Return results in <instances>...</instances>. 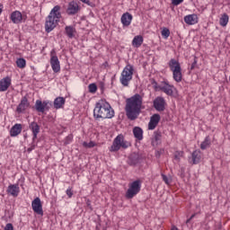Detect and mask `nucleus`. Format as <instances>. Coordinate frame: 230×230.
I'll return each mask as SVG.
<instances>
[{
    "label": "nucleus",
    "mask_w": 230,
    "mask_h": 230,
    "mask_svg": "<svg viewBox=\"0 0 230 230\" xmlns=\"http://www.w3.org/2000/svg\"><path fill=\"white\" fill-rule=\"evenodd\" d=\"M60 19H62V13H60V5H55L45 22V31L47 33H51L54 28L58 26V22H60Z\"/></svg>",
    "instance_id": "obj_3"
},
{
    "label": "nucleus",
    "mask_w": 230,
    "mask_h": 230,
    "mask_svg": "<svg viewBox=\"0 0 230 230\" xmlns=\"http://www.w3.org/2000/svg\"><path fill=\"white\" fill-rule=\"evenodd\" d=\"M29 128L32 132V141L34 143L35 139L40 133V126L36 121H32L29 124Z\"/></svg>",
    "instance_id": "obj_11"
},
{
    "label": "nucleus",
    "mask_w": 230,
    "mask_h": 230,
    "mask_svg": "<svg viewBox=\"0 0 230 230\" xmlns=\"http://www.w3.org/2000/svg\"><path fill=\"white\" fill-rule=\"evenodd\" d=\"M88 90H89V93H92L93 94H94V93L98 91V86H96V84H90L88 85Z\"/></svg>",
    "instance_id": "obj_35"
},
{
    "label": "nucleus",
    "mask_w": 230,
    "mask_h": 230,
    "mask_svg": "<svg viewBox=\"0 0 230 230\" xmlns=\"http://www.w3.org/2000/svg\"><path fill=\"white\" fill-rule=\"evenodd\" d=\"M65 31L68 39H73V37H75L76 30L73 26H66L65 28Z\"/></svg>",
    "instance_id": "obj_30"
},
{
    "label": "nucleus",
    "mask_w": 230,
    "mask_h": 230,
    "mask_svg": "<svg viewBox=\"0 0 230 230\" xmlns=\"http://www.w3.org/2000/svg\"><path fill=\"white\" fill-rule=\"evenodd\" d=\"M184 155V152L182 151H176L173 154V159L176 161V163H179L181 161V158Z\"/></svg>",
    "instance_id": "obj_34"
},
{
    "label": "nucleus",
    "mask_w": 230,
    "mask_h": 230,
    "mask_svg": "<svg viewBox=\"0 0 230 230\" xmlns=\"http://www.w3.org/2000/svg\"><path fill=\"white\" fill-rule=\"evenodd\" d=\"M82 3H84L85 4H89V0H80Z\"/></svg>",
    "instance_id": "obj_48"
},
{
    "label": "nucleus",
    "mask_w": 230,
    "mask_h": 230,
    "mask_svg": "<svg viewBox=\"0 0 230 230\" xmlns=\"http://www.w3.org/2000/svg\"><path fill=\"white\" fill-rule=\"evenodd\" d=\"M143 42H144L143 36L137 35L134 37L132 40V46L133 48H141V46L143 45Z\"/></svg>",
    "instance_id": "obj_25"
},
{
    "label": "nucleus",
    "mask_w": 230,
    "mask_h": 230,
    "mask_svg": "<svg viewBox=\"0 0 230 230\" xmlns=\"http://www.w3.org/2000/svg\"><path fill=\"white\" fill-rule=\"evenodd\" d=\"M80 12V5L75 1H71L66 8L67 15H76V13Z\"/></svg>",
    "instance_id": "obj_12"
},
{
    "label": "nucleus",
    "mask_w": 230,
    "mask_h": 230,
    "mask_svg": "<svg viewBox=\"0 0 230 230\" xmlns=\"http://www.w3.org/2000/svg\"><path fill=\"white\" fill-rule=\"evenodd\" d=\"M54 109H64V105H66V98L64 97H57L54 100Z\"/></svg>",
    "instance_id": "obj_23"
},
{
    "label": "nucleus",
    "mask_w": 230,
    "mask_h": 230,
    "mask_svg": "<svg viewBox=\"0 0 230 230\" xmlns=\"http://www.w3.org/2000/svg\"><path fill=\"white\" fill-rule=\"evenodd\" d=\"M181 3H184V0H172V4H173V6H179Z\"/></svg>",
    "instance_id": "obj_40"
},
{
    "label": "nucleus",
    "mask_w": 230,
    "mask_h": 230,
    "mask_svg": "<svg viewBox=\"0 0 230 230\" xmlns=\"http://www.w3.org/2000/svg\"><path fill=\"white\" fill-rule=\"evenodd\" d=\"M168 66L172 71V73H174L175 71H181V63H179V61L175 58H172L169 63Z\"/></svg>",
    "instance_id": "obj_20"
},
{
    "label": "nucleus",
    "mask_w": 230,
    "mask_h": 230,
    "mask_svg": "<svg viewBox=\"0 0 230 230\" xmlns=\"http://www.w3.org/2000/svg\"><path fill=\"white\" fill-rule=\"evenodd\" d=\"M10 19L13 24H21L22 22V13L19 11H14L11 13Z\"/></svg>",
    "instance_id": "obj_19"
},
{
    "label": "nucleus",
    "mask_w": 230,
    "mask_h": 230,
    "mask_svg": "<svg viewBox=\"0 0 230 230\" xmlns=\"http://www.w3.org/2000/svg\"><path fill=\"white\" fill-rule=\"evenodd\" d=\"M21 132H22V125L15 124L10 130V136L11 137H16Z\"/></svg>",
    "instance_id": "obj_22"
},
{
    "label": "nucleus",
    "mask_w": 230,
    "mask_h": 230,
    "mask_svg": "<svg viewBox=\"0 0 230 230\" xmlns=\"http://www.w3.org/2000/svg\"><path fill=\"white\" fill-rule=\"evenodd\" d=\"M184 22L189 26H193L199 22V16L196 13L188 14L184 16Z\"/></svg>",
    "instance_id": "obj_17"
},
{
    "label": "nucleus",
    "mask_w": 230,
    "mask_h": 230,
    "mask_svg": "<svg viewBox=\"0 0 230 230\" xmlns=\"http://www.w3.org/2000/svg\"><path fill=\"white\" fill-rule=\"evenodd\" d=\"M153 107L158 112L164 111V109H166V101L164 100V97H161V96L156 97L153 102Z\"/></svg>",
    "instance_id": "obj_8"
},
{
    "label": "nucleus",
    "mask_w": 230,
    "mask_h": 230,
    "mask_svg": "<svg viewBox=\"0 0 230 230\" xmlns=\"http://www.w3.org/2000/svg\"><path fill=\"white\" fill-rule=\"evenodd\" d=\"M162 36H164L165 39H168V37H170V30L168 28H164L162 30Z\"/></svg>",
    "instance_id": "obj_38"
},
{
    "label": "nucleus",
    "mask_w": 230,
    "mask_h": 230,
    "mask_svg": "<svg viewBox=\"0 0 230 230\" xmlns=\"http://www.w3.org/2000/svg\"><path fill=\"white\" fill-rule=\"evenodd\" d=\"M191 157H192V164H199L202 157L200 155V150H195L194 152H192Z\"/></svg>",
    "instance_id": "obj_27"
},
{
    "label": "nucleus",
    "mask_w": 230,
    "mask_h": 230,
    "mask_svg": "<svg viewBox=\"0 0 230 230\" xmlns=\"http://www.w3.org/2000/svg\"><path fill=\"white\" fill-rule=\"evenodd\" d=\"M132 14H130L129 13H125L122 14L120 21L123 26L128 27L129 24L132 23Z\"/></svg>",
    "instance_id": "obj_21"
},
{
    "label": "nucleus",
    "mask_w": 230,
    "mask_h": 230,
    "mask_svg": "<svg viewBox=\"0 0 230 230\" xmlns=\"http://www.w3.org/2000/svg\"><path fill=\"white\" fill-rule=\"evenodd\" d=\"M152 85H153L155 91H161L162 86H163V85H159V84H157V82H155V81H153Z\"/></svg>",
    "instance_id": "obj_39"
},
{
    "label": "nucleus",
    "mask_w": 230,
    "mask_h": 230,
    "mask_svg": "<svg viewBox=\"0 0 230 230\" xmlns=\"http://www.w3.org/2000/svg\"><path fill=\"white\" fill-rule=\"evenodd\" d=\"M83 146H84V148H94V146H96V143L93 141H90L89 143L84 142Z\"/></svg>",
    "instance_id": "obj_36"
},
{
    "label": "nucleus",
    "mask_w": 230,
    "mask_h": 230,
    "mask_svg": "<svg viewBox=\"0 0 230 230\" xmlns=\"http://www.w3.org/2000/svg\"><path fill=\"white\" fill-rule=\"evenodd\" d=\"M130 146H132V144L125 139L123 134H119L113 139L112 145L109 150L110 152H119L121 148L127 150V148H130Z\"/></svg>",
    "instance_id": "obj_4"
},
{
    "label": "nucleus",
    "mask_w": 230,
    "mask_h": 230,
    "mask_svg": "<svg viewBox=\"0 0 230 230\" xmlns=\"http://www.w3.org/2000/svg\"><path fill=\"white\" fill-rule=\"evenodd\" d=\"M211 146V138L209 136L205 137V140L200 144L201 150H206Z\"/></svg>",
    "instance_id": "obj_32"
},
{
    "label": "nucleus",
    "mask_w": 230,
    "mask_h": 230,
    "mask_svg": "<svg viewBox=\"0 0 230 230\" xmlns=\"http://www.w3.org/2000/svg\"><path fill=\"white\" fill-rule=\"evenodd\" d=\"M86 206H87V208H89L90 209H93V206H91V201H90V199H86Z\"/></svg>",
    "instance_id": "obj_45"
},
{
    "label": "nucleus",
    "mask_w": 230,
    "mask_h": 230,
    "mask_svg": "<svg viewBox=\"0 0 230 230\" xmlns=\"http://www.w3.org/2000/svg\"><path fill=\"white\" fill-rule=\"evenodd\" d=\"M68 199H71V197H73V190H71V188H68L66 191Z\"/></svg>",
    "instance_id": "obj_42"
},
{
    "label": "nucleus",
    "mask_w": 230,
    "mask_h": 230,
    "mask_svg": "<svg viewBox=\"0 0 230 230\" xmlns=\"http://www.w3.org/2000/svg\"><path fill=\"white\" fill-rule=\"evenodd\" d=\"M163 154H164V149H160L155 151V157H161V155H163Z\"/></svg>",
    "instance_id": "obj_41"
},
{
    "label": "nucleus",
    "mask_w": 230,
    "mask_h": 230,
    "mask_svg": "<svg viewBox=\"0 0 230 230\" xmlns=\"http://www.w3.org/2000/svg\"><path fill=\"white\" fill-rule=\"evenodd\" d=\"M28 107H30V102H28V98L22 97L21 102L16 108V112H18V114H21L24 112V111H26Z\"/></svg>",
    "instance_id": "obj_15"
},
{
    "label": "nucleus",
    "mask_w": 230,
    "mask_h": 230,
    "mask_svg": "<svg viewBox=\"0 0 230 230\" xmlns=\"http://www.w3.org/2000/svg\"><path fill=\"white\" fill-rule=\"evenodd\" d=\"M193 218H195V214H193L189 219L186 220V224H190Z\"/></svg>",
    "instance_id": "obj_46"
},
{
    "label": "nucleus",
    "mask_w": 230,
    "mask_h": 230,
    "mask_svg": "<svg viewBox=\"0 0 230 230\" xmlns=\"http://www.w3.org/2000/svg\"><path fill=\"white\" fill-rule=\"evenodd\" d=\"M197 65V60H195L193 63H192V65H191V66H190V69L191 70H193V69H195V66Z\"/></svg>",
    "instance_id": "obj_47"
},
{
    "label": "nucleus",
    "mask_w": 230,
    "mask_h": 230,
    "mask_svg": "<svg viewBox=\"0 0 230 230\" xmlns=\"http://www.w3.org/2000/svg\"><path fill=\"white\" fill-rule=\"evenodd\" d=\"M229 22V15H227V13H223L219 19V24L220 26H222L223 28H226V26H227Z\"/></svg>",
    "instance_id": "obj_29"
},
{
    "label": "nucleus",
    "mask_w": 230,
    "mask_h": 230,
    "mask_svg": "<svg viewBox=\"0 0 230 230\" xmlns=\"http://www.w3.org/2000/svg\"><path fill=\"white\" fill-rule=\"evenodd\" d=\"M172 78L175 82H182V69L172 72Z\"/></svg>",
    "instance_id": "obj_31"
},
{
    "label": "nucleus",
    "mask_w": 230,
    "mask_h": 230,
    "mask_svg": "<svg viewBox=\"0 0 230 230\" xmlns=\"http://www.w3.org/2000/svg\"><path fill=\"white\" fill-rule=\"evenodd\" d=\"M162 179L164 181V182H165V184L169 185L172 184V177H168L165 174L162 173Z\"/></svg>",
    "instance_id": "obj_37"
},
{
    "label": "nucleus",
    "mask_w": 230,
    "mask_h": 230,
    "mask_svg": "<svg viewBox=\"0 0 230 230\" xmlns=\"http://www.w3.org/2000/svg\"><path fill=\"white\" fill-rule=\"evenodd\" d=\"M133 136L138 141H143V128H141L139 127H135L133 128Z\"/></svg>",
    "instance_id": "obj_26"
},
{
    "label": "nucleus",
    "mask_w": 230,
    "mask_h": 230,
    "mask_svg": "<svg viewBox=\"0 0 230 230\" xmlns=\"http://www.w3.org/2000/svg\"><path fill=\"white\" fill-rule=\"evenodd\" d=\"M3 13V4H0V15Z\"/></svg>",
    "instance_id": "obj_49"
},
{
    "label": "nucleus",
    "mask_w": 230,
    "mask_h": 230,
    "mask_svg": "<svg viewBox=\"0 0 230 230\" xmlns=\"http://www.w3.org/2000/svg\"><path fill=\"white\" fill-rule=\"evenodd\" d=\"M49 107H51V102L49 101H36L35 109L38 112H44L45 111H49Z\"/></svg>",
    "instance_id": "obj_9"
},
{
    "label": "nucleus",
    "mask_w": 230,
    "mask_h": 230,
    "mask_svg": "<svg viewBox=\"0 0 230 230\" xmlns=\"http://www.w3.org/2000/svg\"><path fill=\"white\" fill-rule=\"evenodd\" d=\"M16 66L17 67H20V69H24L26 67V59L20 58L16 60Z\"/></svg>",
    "instance_id": "obj_33"
},
{
    "label": "nucleus",
    "mask_w": 230,
    "mask_h": 230,
    "mask_svg": "<svg viewBox=\"0 0 230 230\" xmlns=\"http://www.w3.org/2000/svg\"><path fill=\"white\" fill-rule=\"evenodd\" d=\"M7 193L12 197H19V193H21L19 184H10L7 188Z\"/></svg>",
    "instance_id": "obj_18"
},
{
    "label": "nucleus",
    "mask_w": 230,
    "mask_h": 230,
    "mask_svg": "<svg viewBox=\"0 0 230 230\" xmlns=\"http://www.w3.org/2000/svg\"><path fill=\"white\" fill-rule=\"evenodd\" d=\"M12 85V78L6 76L0 80V93L8 91V88Z\"/></svg>",
    "instance_id": "obj_14"
},
{
    "label": "nucleus",
    "mask_w": 230,
    "mask_h": 230,
    "mask_svg": "<svg viewBox=\"0 0 230 230\" xmlns=\"http://www.w3.org/2000/svg\"><path fill=\"white\" fill-rule=\"evenodd\" d=\"M163 137V134L161 131L156 130L153 134V137L151 138L152 146H159L161 145V139Z\"/></svg>",
    "instance_id": "obj_16"
},
{
    "label": "nucleus",
    "mask_w": 230,
    "mask_h": 230,
    "mask_svg": "<svg viewBox=\"0 0 230 230\" xmlns=\"http://www.w3.org/2000/svg\"><path fill=\"white\" fill-rule=\"evenodd\" d=\"M4 230H13V225H12V223L7 224Z\"/></svg>",
    "instance_id": "obj_43"
},
{
    "label": "nucleus",
    "mask_w": 230,
    "mask_h": 230,
    "mask_svg": "<svg viewBox=\"0 0 230 230\" xmlns=\"http://www.w3.org/2000/svg\"><path fill=\"white\" fill-rule=\"evenodd\" d=\"M35 144H31V146L28 148V152H31L32 150H35Z\"/></svg>",
    "instance_id": "obj_44"
},
{
    "label": "nucleus",
    "mask_w": 230,
    "mask_h": 230,
    "mask_svg": "<svg viewBox=\"0 0 230 230\" xmlns=\"http://www.w3.org/2000/svg\"><path fill=\"white\" fill-rule=\"evenodd\" d=\"M138 163H139V156H137V155L136 154L131 155L128 159V164L130 166H136V164H137Z\"/></svg>",
    "instance_id": "obj_28"
},
{
    "label": "nucleus",
    "mask_w": 230,
    "mask_h": 230,
    "mask_svg": "<svg viewBox=\"0 0 230 230\" xmlns=\"http://www.w3.org/2000/svg\"><path fill=\"white\" fill-rule=\"evenodd\" d=\"M93 118L95 119H112L114 118V110L109 102L100 100L95 103Z\"/></svg>",
    "instance_id": "obj_2"
},
{
    "label": "nucleus",
    "mask_w": 230,
    "mask_h": 230,
    "mask_svg": "<svg viewBox=\"0 0 230 230\" xmlns=\"http://www.w3.org/2000/svg\"><path fill=\"white\" fill-rule=\"evenodd\" d=\"M159 121H161V115L155 113L150 118V121L148 123L149 130L155 129V127L159 125Z\"/></svg>",
    "instance_id": "obj_13"
},
{
    "label": "nucleus",
    "mask_w": 230,
    "mask_h": 230,
    "mask_svg": "<svg viewBox=\"0 0 230 230\" xmlns=\"http://www.w3.org/2000/svg\"><path fill=\"white\" fill-rule=\"evenodd\" d=\"M143 109V95L136 93L126 100V115L130 121L137 119Z\"/></svg>",
    "instance_id": "obj_1"
},
{
    "label": "nucleus",
    "mask_w": 230,
    "mask_h": 230,
    "mask_svg": "<svg viewBox=\"0 0 230 230\" xmlns=\"http://www.w3.org/2000/svg\"><path fill=\"white\" fill-rule=\"evenodd\" d=\"M134 76V66L128 64L121 72L119 82L124 87H128V84Z\"/></svg>",
    "instance_id": "obj_5"
},
{
    "label": "nucleus",
    "mask_w": 230,
    "mask_h": 230,
    "mask_svg": "<svg viewBox=\"0 0 230 230\" xmlns=\"http://www.w3.org/2000/svg\"><path fill=\"white\" fill-rule=\"evenodd\" d=\"M50 66L54 73H60V61L57 54H55V50L50 52Z\"/></svg>",
    "instance_id": "obj_7"
},
{
    "label": "nucleus",
    "mask_w": 230,
    "mask_h": 230,
    "mask_svg": "<svg viewBox=\"0 0 230 230\" xmlns=\"http://www.w3.org/2000/svg\"><path fill=\"white\" fill-rule=\"evenodd\" d=\"M160 91H163L167 96H173V85L164 83Z\"/></svg>",
    "instance_id": "obj_24"
},
{
    "label": "nucleus",
    "mask_w": 230,
    "mask_h": 230,
    "mask_svg": "<svg viewBox=\"0 0 230 230\" xmlns=\"http://www.w3.org/2000/svg\"><path fill=\"white\" fill-rule=\"evenodd\" d=\"M141 191V181L137 180L129 184L126 192V199H134Z\"/></svg>",
    "instance_id": "obj_6"
},
{
    "label": "nucleus",
    "mask_w": 230,
    "mask_h": 230,
    "mask_svg": "<svg viewBox=\"0 0 230 230\" xmlns=\"http://www.w3.org/2000/svg\"><path fill=\"white\" fill-rule=\"evenodd\" d=\"M31 208L34 213L37 215H40L41 217L44 215V210H42V201H40V198H36L31 202Z\"/></svg>",
    "instance_id": "obj_10"
}]
</instances>
